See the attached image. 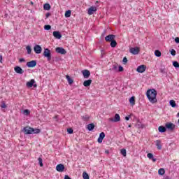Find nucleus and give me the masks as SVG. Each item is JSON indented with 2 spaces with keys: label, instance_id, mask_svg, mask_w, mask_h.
Wrapping results in <instances>:
<instances>
[{
  "label": "nucleus",
  "instance_id": "nucleus-29",
  "mask_svg": "<svg viewBox=\"0 0 179 179\" xmlns=\"http://www.w3.org/2000/svg\"><path fill=\"white\" fill-rule=\"evenodd\" d=\"M170 106H171V107H173V108L177 107V103H176V101L174 100H171L169 101Z\"/></svg>",
  "mask_w": 179,
  "mask_h": 179
},
{
  "label": "nucleus",
  "instance_id": "nucleus-13",
  "mask_svg": "<svg viewBox=\"0 0 179 179\" xmlns=\"http://www.w3.org/2000/svg\"><path fill=\"white\" fill-rule=\"evenodd\" d=\"M55 51L57 52V54H62V55H65V54H66V50H65V49L63 48H56Z\"/></svg>",
  "mask_w": 179,
  "mask_h": 179
},
{
  "label": "nucleus",
  "instance_id": "nucleus-41",
  "mask_svg": "<svg viewBox=\"0 0 179 179\" xmlns=\"http://www.w3.org/2000/svg\"><path fill=\"white\" fill-rule=\"evenodd\" d=\"M1 108H6V107L8 106H6V103H5V101H2L1 104Z\"/></svg>",
  "mask_w": 179,
  "mask_h": 179
},
{
  "label": "nucleus",
  "instance_id": "nucleus-57",
  "mask_svg": "<svg viewBox=\"0 0 179 179\" xmlns=\"http://www.w3.org/2000/svg\"><path fill=\"white\" fill-rule=\"evenodd\" d=\"M164 179H170V178H169V177H166L165 178H164Z\"/></svg>",
  "mask_w": 179,
  "mask_h": 179
},
{
  "label": "nucleus",
  "instance_id": "nucleus-12",
  "mask_svg": "<svg viewBox=\"0 0 179 179\" xmlns=\"http://www.w3.org/2000/svg\"><path fill=\"white\" fill-rule=\"evenodd\" d=\"M34 51L36 52V54H41L43 48H41V46L40 45H36L34 48Z\"/></svg>",
  "mask_w": 179,
  "mask_h": 179
},
{
  "label": "nucleus",
  "instance_id": "nucleus-40",
  "mask_svg": "<svg viewBox=\"0 0 179 179\" xmlns=\"http://www.w3.org/2000/svg\"><path fill=\"white\" fill-rule=\"evenodd\" d=\"M176 50L174 49H171V55H172L173 57H176Z\"/></svg>",
  "mask_w": 179,
  "mask_h": 179
},
{
  "label": "nucleus",
  "instance_id": "nucleus-50",
  "mask_svg": "<svg viewBox=\"0 0 179 179\" xmlns=\"http://www.w3.org/2000/svg\"><path fill=\"white\" fill-rule=\"evenodd\" d=\"M131 118V116H126L125 117V120H126V121H129V119Z\"/></svg>",
  "mask_w": 179,
  "mask_h": 179
},
{
  "label": "nucleus",
  "instance_id": "nucleus-14",
  "mask_svg": "<svg viewBox=\"0 0 179 179\" xmlns=\"http://www.w3.org/2000/svg\"><path fill=\"white\" fill-rule=\"evenodd\" d=\"M14 71L16 73H19L20 75H23V73H24V71L22 69L21 67L19 66H16L14 68Z\"/></svg>",
  "mask_w": 179,
  "mask_h": 179
},
{
  "label": "nucleus",
  "instance_id": "nucleus-36",
  "mask_svg": "<svg viewBox=\"0 0 179 179\" xmlns=\"http://www.w3.org/2000/svg\"><path fill=\"white\" fill-rule=\"evenodd\" d=\"M159 71L161 72V73H167V70L166 69V68H161L159 69Z\"/></svg>",
  "mask_w": 179,
  "mask_h": 179
},
{
  "label": "nucleus",
  "instance_id": "nucleus-9",
  "mask_svg": "<svg viewBox=\"0 0 179 179\" xmlns=\"http://www.w3.org/2000/svg\"><path fill=\"white\" fill-rule=\"evenodd\" d=\"M56 170L59 173H62L65 170V166L62 164H57L56 166Z\"/></svg>",
  "mask_w": 179,
  "mask_h": 179
},
{
  "label": "nucleus",
  "instance_id": "nucleus-44",
  "mask_svg": "<svg viewBox=\"0 0 179 179\" xmlns=\"http://www.w3.org/2000/svg\"><path fill=\"white\" fill-rule=\"evenodd\" d=\"M118 72H124V67L119 66Z\"/></svg>",
  "mask_w": 179,
  "mask_h": 179
},
{
  "label": "nucleus",
  "instance_id": "nucleus-35",
  "mask_svg": "<svg viewBox=\"0 0 179 179\" xmlns=\"http://www.w3.org/2000/svg\"><path fill=\"white\" fill-rule=\"evenodd\" d=\"M26 50L27 51V54H31V47H30V45L27 46Z\"/></svg>",
  "mask_w": 179,
  "mask_h": 179
},
{
  "label": "nucleus",
  "instance_id": "nucleus-53",
  "mask_svg": "<svg viewBox=\"0 0 179 179\" xmlns=\"http://www.w3.org/2000/svg\"><path fill=\"white\" fill-rule=\"evenodd\" d=\"M45 16H46V17H49V16H51V13H46Z\"/></svg>",
  "mask_w": 179,
  "mask_h": 179
},
{
  "label": "nucleus",
  "instance_id": "nucleus-58",
  "mask_svg": "<svg viewBox=\"0 0 179 179\" xmlns=\"http://www.w3.org/2000/svg\"><path fill=\"white\" fill-rule=\"evenodd\" d=\"M131 124H129L128 127L129 128H131Z\"/></svg>",
  "mask_w": 179,
  "mask_h": 179
},
{
  "label": "nucleus",
  "instance_id": "nucleus-28",
  "mask_svg": "<svg viewBox=\"0 0 179 179\" xmlns=\"http://www.w3.org/2000/svg\"><path fill=\"white\" fill-rule=\"evenodd\" d=\"M66 78L67 79V80L69 82V85H72V83H73V80H72V78H71V77L69 76L66 75Z\"/></svg>",
  "mask_w": 179,
  "mask_h": 179
},
{
  "label": "nucleus",
  "instance_id": "nucleus-39",
  "mask_svg": "<svg viewBox=\"0 0 179 179\" xmlns=\"http://www.w3.org/2000/svg\"><path fill=\"white\" fill-rule=\"evenodd\" d=\"M23 114H24V115H29V114H30V110L28 109H25L23 111Z\"/></svg>",
  "mask_w": 179,
  "mask_h": 179
},
{
  "label": "nucleus",
  "instance_id": "nucleus-46",
  "mask_svg": "<svg viewBox=\"0 0 179 179\" xmlns=\"http://www.w3.org/2000/svg\"><path fill=\"white\" fill-rule=\"evenodd\" d=\"M113 71H117V69H118V66H117V65H113Z\"/></svg>",
  "mask_w": 179,
  "mask_h": 179
},
{
  "label": "nucleus",
  "instance_id": "nucleus-51",
  "mask_svg": "<svg viewBox=\"0 0 179 179\" xmlns=\"http://www.w3.org/2000/svg\"><path fill=\"white\" fill-rule=\"evenodd\" d=\"M24 58H21L19 59V62L22 63V62H24Z\"/></svg>",
  "mask_w": 179,
  "mask_h": 179
},
{
  "label": "nucleus",
  "instance_id": "nucleus-43",
  "mask_svg": "<svg viewBox=\"0 0 179 179\" xmlns=\"http://www.w3.org/2000/svg\"><path fill=\"white\" fill-rule=\"evenodd\" d=\"M44 29L45 30H51V25H45Z\"/></svg>",
  "mask_w": 179,
  "mask_h": 179
},
{
  "label": "nucleus",
  "instance_id": "nucleus-37",
  "mask_svg": "<svg viewBox=\"0 0 179 179\" xmlns=\"http://www.w3.org/2000/svg\"><path fill=\"white\" fill-rule=\"evenodd\" d=\"M38 163H39V165L41 167H43V159L41 157H39L38 159Z\"/></svg>",
  "mask_w": 179,
  "mask_h": 179
},
{
  "label": "nucleus",
  "instance_id": "nucleus-49",
  "mask_svg": "<svg viewBox=\"0 0 179 179\" xmlns=\"http://www.w3.org/2000/svg\"><path fill=\"white\" fill-rule=\"evenodd\" d=\"M138 128H144V125L141 123L138 124Z\"/></svg>",
  "mask_w": 179,
  "mask_h": 179
},
{
  "label": "nucleus",
  "instance_id": "nucleus-32",
  "mask_svg": "<svg viewBox=\"0 0 179 179\" xmlns=\"http://www.w3.org/2000/svg\"><path fill=\"white\" fill-rule=\"evenodd\" d=\"M83 179H90V178L89 177V174H87V172L83 173Z\"/></svg>",
  "mask_w": 179,
  "mask_h": 179
},
{
  "label": "nucleus",
  "instance_id": "nucleus-59",
  "mask_svg": "<svg viewBox=\"0 0 179 179\" xmlns=\"http://www.w3.org/2000/svg\"><path fill=\"white\" fill-rule=\"evenodd\" d=\"M178 117H179V113H178Z\"/></svg>",
  "mask_w": 179,
  "mask_h": 179
},
{
  "label": "nucleus",
  "instance_id": "nucleus-22",
  "mask_svg": "<svg viewBox=\"0 0 179 179\" xmlns=\"http://www.w3.org/2000/svg\"><path fill=\"white\" fill-rule=\"evenodd\" d=\"M147 157H148L150 160H152V162H156L157 160L156 158L153 157V154L152 153H148Z\"/></svg>",
  "mask_w": 179,
  "mask_h": 179
},
{
  "label": "nucleus",
  "instance_id": "nucleus-16",
  "mask_svg": "<svg viewBox=\"0 0 179 179\" xmlns=\"http://www.w3.org/2000/svg\"><path fill=\"white\" fill-rule=\"evenodd\" d=\"M97 11V8L96 6H91L87 11L88 15H93L94 12Z\"/></svg>",
  "mask_w": 179,
  "mask_h": 179
},
{
  "label": "nucleus",
  "instance_id": "nucleus-21",
  "mask_svg": "<svg viewBox=\"0 0 179 179\" xmlns=\"http://www.w3.org/2000/svg\"><path fill=\"white\" fill-rule=\"evenodd\" d=\"M156 146L158 150H162V141H160V140L156 141Z\"/></svg>",
  "mask_w": 179,
  "mask_h": 179
},
{
  "label": "nucleus",
  "instance_id": "nucleus-3",
  "mask_svg": "<svg viewBox=\"0 0 179 179\" xmlns=\"http://www.w3.org/2000/svg\"><path fill=\"white\" fill-rule=\"evenodd\" d=\"M165 127L166 128V129H168L169 131H174V129H176V124L171 123V122H167L165 124Z\"/></svg>",
  "mask_w": 179,
  "mask_h": 179
},
{
  "label": "nucleus",
  "instance_id": "nucleus-48",
  "mask_svg": "<svg viewBox=\"0 0 179 179\" xmlns=\"http://www.w3.org/2000/svg\"><path fill=\"white\" fill-rule=\"evenodd\" d=\"M175 42L177 43V44H179V38L178 37H176L175 38Z\"/></svg>",
  "mask_w": 179,
  "mask_h": 179
},
{
  "label": "nucleus",
  "instance_id": "nucleus-42",
  "mask_svg": "<svg viewBox=\"0 0 179 179\" xmlns=\"http://www.w3.org/2000/svg\"><path fill=\"white\" fill-rule=\"evenodd\" d=\"M89 118H90V117H89V115H85V116L83 117V120L84 121H88Z\"/></svg>",
  "mask_w": 179,
  "mask_h": 179
},
{
  "label": "nucleus",
  "instance_id": "nucleus-25",
  "mask_svg": "<svg viewBox=\"0 0 179 179\" xmlns=\"http://www.w3.org/2000/svg\"><path fill=\"white\" fill-rule=\"evenodd\" d=\"M110 47H112V48H115V47H117V41H115V39L110 41Z\"/></svg>",
  "mask_w": 179,
  "mask_h": 179
},
{
  "label": "nucleus",
  "instance_id": "nucleus-24",
  "mask_svg": "<svg viewBox=\"0 0 179 179\" xmlns=\"http://www.w3.org/2000/svg\"><path fill=\"white\" fill-rule=\"evenodd\" d=\"M43 9L44 10H50V9H51V6L50 3H45L43 6Z\"/></svg>",
  "mask_w": 179,
  "mask_h": 179
},
{
  "label": "nucleus",
  "instance_id": "nucleus-33",
  "mask_svg": "<svg viewBox=\"0 0 179 179\" xmlns=\"http://www.w3.org/2000/svg\"><path fill=\"white\" fill-rule=\"evenodd\" d=\"M40 132H41V130L40 129L33 128L32 134H40Z\"/></svg>",
  "mask_w": 179,
  "mask_h": 179
},
{
  "label": "nucleus",
  "instance_id": "nucleus-5",
  "mask_svg": "<svg viewBox=\"0 0 179 179\" xmlns=\"http://www.w3.org/2000/svg\"><path fill=\"white\" fill-rule=\"evenodd\" d=\"M109 121L111 122H118L119 121H121V117H120L118 113H116L114 118H109Z\"/></svg>",
  "mask_w": 179,
  "mask_h": 179
},
{
  "label": "nucleus",
  "instance_id": "nucleus-27",
  "mask_svg": "<svg viewBox=\"0 0 179 179\" xmlns=\"http://www.w3.org/2000/svg\"><path fill=\"white\" fill-rule=\"evenodd\" d=\"M165 173H166V171H164V169L163 168L159 169L158 171V174H159V176H164Z\"/></svg>",
  "mask_w": 179,
  "mask_h": 179
},
{
  "label": "nucleus",
  "instance_id": "nucleus-23",
  "mask_svg": "<svg viewBox=\"0 0 179 179\" xmlns=\"http://www.w3.org/2000/svg\"><path fill=\"white\" fill-rule=\"evenodd\" d=\"M94 124L91 123L87 125V129L88 131H93L94 129Z\"/></svg>",
  "mask_w": 179,
  "mask_h": 179
},
{
  "label": "nucleus",
  "instance_id": "nucleus-15",
  "mask_svg": "<svg viewBox=\"0 0 179 179\" xmlns=\"http://www.w3.org/2000/svg\"><path fill=\"white\" fill-rule=\"evenodd\" d=\"M53 36L55 38H57V40H61V38H62V34L58 31H53Z\"/></svg>",
  "mask_w": 179,
  "mask_h": 179
},
{
  "label": "nucleus",
  "instance_id": "nucleus-18",
  "mask_svg": "<svg viewBox=\"0 0 179 179\" xmlns=\"http://www.w3.org/2000/svg\"><path fill=\"white\" fill-rule=\"evenodd\" d=\"M82 73L85 79H88V78H90V71L89 70H83Z\"/></svg>",
  "mask_w": 179,
  "mask_h": 179
},
{
  "label": "nucleus",
  "instance_id": "nucleus-11",
  "mask_svg": "<svg viewBox=\"0 0 179 179\" xmlns=\"http://www.w3.org/2000/svg\"><path fill=\"white\" fill-rule=\"evenodd\" d=\"M36 65H37V61L36 60H31L27 63V66H28V68H34V66H36Z\"/></svg>",
  "mask_w": 179,
  "mask_h": 179
},
{
  "label": "nucleus",
  "instance_id": "nucleus-60",
  "mask_svg": "<svg viewBox=\"0 0 179 179\" xmlns=\"http://www.w3.org/2000/svg\"><path fill=\"white\" fill-rule=\"evenodd\" d=\"M178 124H179V119H178Z\"/></svg>",
  "mask_w": 179,
  "mask_h": 179
},
{
  "label": "nucleus",
  "instance_id": "nucleus-4",
  "mask_svg": "<svg viewBox=\"0 0 179 179\" xmlns=\"http://www.w3.org/2000/svg\"><path fill=\"white\" fill-rule=\"evenodd\" d=\"M37 87V84H36V80L31 79L30 81L27 83V87Z\"/></svg>",
  "mask_w": 179,
  "mask_h": 179
},
{
  "label": "nucleus",
  "instance_id": "nucleus-31",
  "mask_svg": "<svg viewBox=\"0 0 179 179\" xmlns=\"http://www.w3.org/2000/svg\"><path fill=\"white\" fill-rule=\"evenodd\" d=\"M155 57H162V52H160V50H156L155 51Z\"/></svg>",
  "mask_w": 179,
  "mask_h": 179
},
{
  "label": "nucleus",
  "instance_id": "nucleus-47",
  "mask_svg": "<svg viewBox=\"0 0 179 179\" xmlns=\"http://www.w3.org/2000/svg\"><path fill=\"white\" fill-rule=\"evenodd\" d=\"M123 62H124V64H127V62H128V59H127V57H124Z\"/></svg>",
  "mask_w": 179,
  "mask_h": 179
},
{
  "label": "nucleus",
  "instance_id": "nucleus-8",
  "mask_svg": "<svg viewBox=\"0 0 179 179\" xmlns=\"http://www.w3.org/2000/svg\"><path fill=\"white\" fill-rule=\"evenodd\" d=\"M129 52H131V54H133V55H138V54H139V48H130Z\"/></svg>",
  "mask_w": 179,
  "mask_h": 179
},
{
  "label": "nucleus",
  "instance_id": "nucleus-20",
  "mask_svg": "<svg viewBox=\"0 0 179 179\" xmlns=\"http://www.w3.org/2000/svg\"><path fill=\"white\" fill-rule=\"evenodd\" d=\"M90 85H92L91 79L85 80L83 83V86H85V87H88V86H90Z\"/></svg>",
  "mask_w": 179,
  "mask_h": 179
},
{
  "label": "nucleus",
  "instance_id": "nucleus-26",
  "mask_svg": "<svg viewBox=\"0 0 179 179\" xmlns=\"http://www.w3.org/2000/svg\"><path fill=\"white\" fill-rule=\"evenodd\" d=\"M71 13H72V11H71V10H66L64 14L65 17H71Z\"/></svg>",
  "mask_w": 179,
  "mask_h": 179
},
{
  "label": "nucleus",
  "instance_id": "nucleus-30",
  "mask_svg": "<svg viewBox=\"0 0 179 179\" xmlns=\"http://www.w3.org/2000/svg\"><path fill=\"white\" fill-rule=\"evenodd\" d=\"M129 103L131 104V106H135V96H131L129 99Z\"/></svg>",
  "mask_w": 179,
  "mask_h": 179
},
{
  "label": "nucleus",
  "instance_id": "nucleus-55",
  "mask_svg": "<svg viewBox=\"0 0 179 179\" xmlns=\"http://www.w3.org/2000/svg\"><path fill=\"white\" fill-rule=\"evenodd\" d=\"M105 153L109 154L110 152H109L108 150H106V151H105Z\"/></svg>",
  "mask_w": 179,
  "mask_h": 179
},
{
  "label": "nucleus",
  "instance_id": "nucleus-34",
  "mask_svg": "<svg viewBox=\"0 0 179 179\" xmlns=\"http://www.w3.org/2000/svg\"><path fill=\"white\" fill-rule=\"evenodd\" d=\"M120 153H121V155H122V156H124V157H125L127 156V150L122 149L120 150Z\"/></svg>",
  "mask_w": 179,
  "mask_h": 179
},
{
  "label": "nucleus",
  "instance_id": "nucleus-10",
  "mask_svg": "<svg viewBox=\"0 0 179 179\" xmlns=\"http://www.w3.org/2000/svg\"><path fill=\"white\" fill-rule=\"evenodd\" d=\"M105 40H106V41H108V42L110 43V42L115 40V35H114V34H109V35H108V36H106L105 37Z\"/></svg>",
  "mask_w": 179,
  "mask_h": 179
},
{
  "label": "nucleus",
  "instance_id": "nucleus-54",
  "mask_svg": "<svg viewBox=\"0 0 179 179\" xmlns=\"http://www.w3.org/2000/svg\"><path fill=\"white\" fill-rule=\"evenodd\" d=\"M2 59H3L2 55H0V62H1V64H2Z\"/></svg>",
  "mask_w": 179,
  "mask_h": 179
},
{
  "label": "nucleus",
  "instance_id": "nucleus-1",
  "mask_svg": "<svg viewBox=\"0 0 179 179\" xmlns=\"http://www.w3.org/2000/svg\"><path fill=\"white\" fill-rule=\"evenodd\" d=\"M146 94L150 103H157V99H156L157 92L155 89L148 90Z\"/></svg>",
  "mask_w": 179,
  "mask_h": 179
},
{
  "label": "nucleus",
  "instance_id": "nucleus-2",
  "mask_svg": "<svg viewBox=\"0 0 179 179\" xmlns=\"http://www.w3.org/2000/svg\"><path fill=\"white\" fill-rule=\"evenodd\" d=\"M43 57L47 58L48 62L51 61V50H50L48 48H45L43 52Z\"/></svg>",
  "mask_w": 179,
  "mask_h": 179
},
{
  "label": "nucleus",
  "instance_id": "nucleus-38",
  "mask_svg": "<svg viewBox=\"0 0 179 179\" xmlns=\"http://www.w3.org/2000/svg\"><path fill=\"white\" fill-rule=\"evenodd\" d=\"M173 66L175 68H179V63H178V62H176V61L173 62Z\"/></svg>",
  "mask_w": 179,
  "mask_h": 179
},
{
  "label": "nucleus",
  "instance_id": "nucleus-7",
  "mask_svg": "<svg viewBox=\"0 0 179 179\" xmlns=\"http://www.w3.org/2000/svg\"><path fill=\"white\" fill-rule=\"evenodd\" d=\"M136 71L138 73H143L146 71V66L144 64L140 65L137 67Z\"/></svg>",
  "mask_w": 179,
  "mask_h": 179
},
{
  "label": "nucleus",
  "instance_id": "nucleus-56",
  "mask_svg": "<svg viewBox=\"0 0 179 179\" xmlns=\"http://www.w3.org/2000/svg\"><path fill=\"white\" fill-rule=\"evenodd\" d=\"M31 5H34V3H33V1H31Z\"/></svg>",
  "mask_w": 179,
  "mask_h": 179
},
{
  "label": "nucleus",
  "instance_id": "nucleus-19",
  "mask_svg": "<svg viewBox=\"0 0 179 179\" xmlns=\"http://www.w3.org/2000/svg\"><path fill=\"white\" fill-rule=\"evenodd\" d=\"M159 132H161V134H164L167 131V128H166V126H159L158 127Z\"/></svg>",
  "mask_w": 179,
  "mask_h": 179
},
{
  "label": "nucleus",
  "instance_id": "nucleus-17",
  "mask_svg": "<svg viewBox=\"0 0 179 179\" xmlns=\"http://www.w3.org/2000/svg\"><path fill=\"white\" fill-rule=\"evenodd\" d=\"M104 138H106V134H104V132L100 133L99 137L98 138V140H97L98 143H101Z\"/></svg>",
  "mask_w": 179,
  "mask_h": 179
},
{
  "label": "nucleus",
  "instance_id": "nucleus-45",
  "mask_svg": "<svg viewBox=\"0 0 179 179\" xmlns=\"http://www.w3.org/2000/svg\"><path fill=\"white\" fill-rule=\"evenodd\" d=\"M67 132H68V134H73V129H67Z\"/></svg>",
  "mask_w": 179,
  "mask_h": 179
},
{
  "label": "nucleus",
  "instance_id": "nucleus-6",
  "mask_svg": "<svg viewBox=\"0 0 179 179\" xmlns=\"http://www.w3.org/2000/svg\"><path fill=\"white\" fill-rule=\"evenodd\" d=\"M23 132H24L27 135H31V134H33V127H25L23 129Z\"/></svg>",
  "mask_w": 179,
  "mask_h": 179
},
{
  "label": "nucleus",
  "instance_id": "nucleus-52",
  "mask_svg": "<svg viewBox=\"0 0 179 179\" xmlns=\"http://www.w3.org/2000/svg\"><path fill=\"white\" fill-rule=\"evenodd\" d=\"M64 179H72V178H71V177H69V176L65 175Z\"/></svg>",
  "mask_w": 179,
  "mask_h": 179
}]
</instances>
